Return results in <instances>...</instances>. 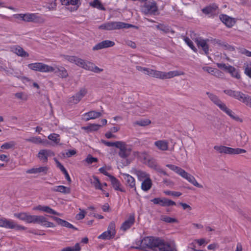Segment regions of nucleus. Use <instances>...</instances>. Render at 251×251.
Listing matches in <instances>:
<instances>
[{"instance_id":"obj_14","label":"nucleus","mask_w":251,"mask_h":251,"mask_svg":"<svg viewBox=\"0 0 251 251\" xmlns=\"http://www.w3.org/2000/svg\"><path fill=\"white\" fill-rule=\"evenodd\" d=\"M54 156V153L50 150H41L38 154V158L44 163L48 162V157Z\"/></svg>"},{"instance_id":"obj_21","label":"nucleus","mask_w":251,"mask_h":251,"mask_svg":"<svg viewBox=\"0 0 251 251\" xmlns=\"http://www.w3.org/2000/svg\"><path fill=\"white\" fill-rule=\"evenodd\" d=\"M110 179L111 182V184L115 190L120 191L122 192H125L126 190L125 189L121 187V184L120 181L117 179L115 176H110Z\"/></svg>"},{"instance_id":"obj_51","label":"nucleus","mask_w":251,"mask_h":251,"mask_svg":"<svg viewBox=\"0 0 251 251\" xmlns=\"http://www.w3.org/2000/svg\"><path fill=\"white\" fill-rule=\"evenodd\" d=\"M161 220L164 222H165L168 223H176L177 222V220L175 218H173L168 216H162L161 218Z\"/></svg>"},{"instance_id":"obj_42","label":"nucleus","mask_w":251,"mask_h":251,"mask_svg":"<svg viewBox=\"0 0 251 251\" xmlns=\"http://www.w3.org/2000/svg\"><path fill=\"white\" fill-rule=\"evenodd\" d=\"M184 41L186 44L195 52L198 51L197 49L193 45V42L187 37L184 39Z\"/></svg>"},{"instance_id":"obj_41","label":"nucleus","mask_w":251,"mask_h":251,"mask_svg":"<svg viewBox=\"0 0 251 251\" xmlns=\"http://www.w3.org/2000/svg\"><path fill=\"white\" fill-rule=\"evenodd\" d=\"M93 179L94 181H91V183L93 184L95 187L97 189H100L101 190H102L101 186L102 185L101 184L100 180L99 179L98 177L96 176H93Z\"/></svg>"},{"instance_id":"obj_2","label":"nucleus","mask_w":251,"mask_h":251,"mask_svg":"<svg viewBox=\"0 0 251 251\" xmlns=\"http://www.w3.org/2000/svg\"><path fill=\"white\" fill-rule=\"evenodd\" d=\"M206 95L208 96L209 99L216 105L222 111L225 112L232 119L242 123L243 120L238 116L235 115L234 112L230 109H229L226 105L225 103L223 102L221 100L215 95L210 92H206Z\"/></svg>"},{"instance_id":"obj_9","label":"nucleus","mask_w":251,"mask_h":251,"mask_svg":"<svg viewBox=\"0 0 251 251\" xmlns=\"http://www.w3.org/2000/svg\"><path fill=\"white\" fill-rule=\"evenodd\" d=\"M183 75H184L183 72H179L177 71H170L166 73L153 70L151 76L161 79H165L171 78L174 76Z\"/></svg>"},{"instance_id":"obj_12","label":"nucleus","mask_w":251,"mask_h":251,"mask_svg":"<svg viewBox=\"0 0 251 251\" xmlns=\"http://www.w3.org/2000/svg\"><path fill=\"white\" fill-rule=\"evenodd\" d=\"M195 42L196 43L198 47L200 49L201 48L204 53L207 55L209 54V46L207 44V42L209 41L208 39H203L201 37H198L193 39Z\"/></svg>"},{"instance_id":"obj_49","label":"nucleus","mask_w":251,"mask_h":251,"mask_svg":"<svg viewBox=\"0 0 251 251\" xmlns=\"http://www.w3.org/2000/svg\"><path fill=\"white\" fill-rule=\"evenodd\" d=\"M62 56L63 58L67 60V61H69L71 63H75V64L76 60L77 59V56H70V55H63Z\"/></svg>"},{"instance_id":"obj_60","label":"nucleus","mask_w":251,"mask_h":251,"mask_svg":"<svg viewBox=\"0 0 251 251\" xmlns=\"http://www.w3.org/2000/svg\"><path fill=\"white\" fill-rule=\"evenodd\" d=\"M215 69L213 68L210 67H203L202 70L205 72H207V73L211 74V75H213V72L214 71Z\"/></svg>"},{"instance_id":"obj_55","label":"nucleus","mask_w":251,"mask_h":251,"mask_svg":"<svg viewBox=\"0 0 251 251\" xmlns=\"http://www.w3.org/2000/svg\"><path fill=\"white\" fill-rule=\"evenodd\" d=\"M164 194L168 196H172L174 197H178L182 195V193L179 192L165 191L164 192Z\"/></svg>"},{"instance_id":"obj_40","label":"nucleus","mask_w":251,"mask_h":251,"mask_svg":"<svg viewBox=\"0 0 251 251\" xmlns=\"http://www.w3.org/2000/svg\"><path fill=\"white\" fill-rule=\"evenodd\" d=\"M15 97L23 101H26L28 99V96L24 92H18L14 94Z\"/></svg>"},{"instance_id":"obj_53","label":"nucleus","mask_w":251,"mask_h":251,"mask_svg":"<svg viewBox=\"0 0 251 251\" xmlns=\"http://www.w3.org/2000/svg\"><path fill=\"white\" fill-rule=\"evenodd\" d=\"M101 142L107 147H115L117 148L120 141H116L114 142L106 141L105 140H101Z\"/></svg>"},{"instance_id":"obj_46","label":"nucleus","mask_w":251,"mask_h":251,"mask_svg":"<svg viewBox=\"0 0 251 251\" xmlns=\"http://www.w3.org/2000/svg\"><path fill=\"white\" fill-rule=\"evenodd\" d=\"M246 152V151L244 149L236 148L233 149L230 148V154H238L241 153H244Z\"/></svg>"},{"instance_id":"obj_26","label":"nucleus","mask_w":251,"mask_h":251,"mask_svg":"<svg viewBox=\"0 0 251 251\" xmlns=\"http://www.w3.org/2000/svg\"><path fill=\"white\" fill-rule=\"evenodd\" d=\"M51 191L53 192H58L61 193L67 194L71 193V189L63 185L57 186L51 188Z\"/></svg>"},{"instance_id":"obj_37","label":"nucleus","mask_w":251,"mask_h":251,"mask_svg":"<svg viewBox=\"0 0 251 251\" xmlns=\"http://www.w3.org/2000/svg\"><path fill=\"white\" fill-rule=\"evenodd\" d=\"M16 143L14 141H11L8 142L4 143L1 146V149L8 150L11 149H14L15 148Z\"/></svg>"},{"instance_id":"obj_32","label":"nucleus","mask_w":251,"mask_h":251,"mask_svg":"<svg viewBox=\"0 0 251 251\" xmlns=\"http://www.w3.org/2000/svg\"><path fill=\"white\" fill-rule=\"evenodd\" d=\"M151 121L148 119H141L133 123V125L140 126H146L151 124Z\"/></svg>"},{"instance_id":"obj_36","label":"nucleus","mask_w":251,"mask_h":251,"mask_svg":"<svg viewBox=\"0 0 251 251\" xmlns=\"http://www.w3.org/2000/svg\"><path fill=\"white\" fill-rule=\"evenodd\" d=\"M232 76L236 78L237 79H239L240 78V75L239 74L238 72L236 71V69L230 65H229L228 70L227 71Z\"/></svg>"},{"instance_id":"obj_64","label":"nucleus","mask_w":251,"mask_h":251,"mask_svg":"<svg viewBox=\"0 0 251 251\" xmlns=\"http://www.w3.org/2000/svg\"><path fill=\"white\" fill-rule=\"evenodd\" d=\"M217 66L220 69H222L226 71H227L229 65L227 66L224 63H218Z\"/></svg>"},{"instance_id":"obj_4","label":"nucleus","mask_w":251,"mask_h":251,"mask_svg":"<svg viewBox=\"0 0 251 251\" xmlns=\"http://www.w3.org/2000/svg\"><path fill=\"white\" fill-rule=\"evenodd\" d=\"M138 28V27L134 25L125 23L122 22H109L104 23L99 26V28L100 29L111 30L115 29H120L122 28Z\"/></svg>"},{"instance_id":"obj_24","label":"nucleus","mask_w":251,"mask_h":251,"mask_svg":"<svg viewBox=\"0 0 251 251\" xmlns=\"http://www.w3.org/2000/svg\"><path fill=\"white\" fill-rule=\"evenodd\" d=\"M154 144L160 151H166L168 150L169 143L166 140H158Z\"/></svg>"},{"instance_id":"obj_31","label":"nucleus","mask_w":251,"mask_h":251,"mask_svg":"<svg viewBox=\"0 0 251 251\" xmlns=\"http://www.w3.org/2000/svg\"><path fill=\"white\" fill-rule=\"evenodd\" d=\"M59 77L65 78L68 76V73L67 70L63 67L58 68L56 70L54 69L53 71Z\"/></svg>"},{"instance_id":"obj_34","label":"nucleus","mask_w":251,"mask_h":251,"mask_svg":"<svg viewBox=\"0 0 251 251\" xmlns=\"http://www.w3.org/2000/svg\"><path fill=\"white\" fill-rule=\"evenodd\" d=\"M33 14H20L18 15V18L26 22H32Z\"/></svg>"},{"instance_id":"obj_16","label":"nucleus","mask_w":251,"mask_h":251,"mask_svg":"<svg viewBox=\"0 0 251 251\" xmlns=\"http://www.w3.org/2000/svg\"><path fill=\"white\" fill-rule=\"evenodd\" d=\"M4 227L9 229H15L17 230H25L26 228L22 226L19 225L12 220L6 219Z\"/></svg>"},{"instance_id":"obj_52","label":"nucleus","mask_w":251,"mask_h":251,"mask_svg":"<svg viewBox=\"0 0 251 251\" xmlns=\"http://www.w3.org/2000/svg\"><path fill=\"white\" fill-rule=\"evenodd\" d=\"M156 28L163 31L165 33H168L170 31V28L163 24H159L156 26Z\"/></svg>"},{"instance_id":"obj_11","label":"nucleus","mask_w":251,"mask_h":251,"mask_svg":"<svg viewBox=\"0 0 251 251\" xmlns=\"http://www.w3.org/2000/svg\"><path fill=\"white\" fill-rule=\"evenodd\" d=\"M155 204L159 205L161 206L166 207L172 205H176L175 201L169 200L166 198H155L151 200Z\"/></svg>"},{"instance_id":"obj_59","label":"nucleus","mask_w":251,"mask_h":251,"mask_svg":"<svg viewBox=\"0 0 251 251\" xmlns=\"http://www.w3.org/2000/svg\"><path fill=\"white\" fill-rule=\"evenodd\" d=\"M126 44L129 47H130L132 49H135L136 48V45L135 42L130 40H126L125 41Z\"/></svg>"},{"instance_id":"obj_62","label":"nucleus","mask_w":251,"mask_h":251,"mask_svg":"<svg viewBox=\"0 0 251 251\" xmlns=\"http://www.w3.org/2000/svg\"><path fill=\"white\" fill-rule=\"evenodd\" d=\"M245 73L248 76L251 78V65L250 66L248 65L245 69Z\"/></svg>"},{"instance_id":"obj_35","label":"nucleus","mask_w":251,"mask_h":251,"mask_svg":"<svg viewBox=\"0 0 251 251\" xmlns=\"http://www.w3.org/2000/svg\"><path fill=\"white\" fill-rule=\"evenodd\" d=\"M26 141L31 142L35 144H44L45 141L41 139L40 137H32L25 139Z\"/></svg>"},{"instance_id":"obj_10","label":"nucleus","mask_w":251,"mask_h":251,"mask_svg":"<svg viewBox=\"0 0 251 251\" xmlns=\"http://www.w3.org/2000/svg\"><path fill=\"white\" fill-rule=\"evenodd\" d=\"M28 67L31 70L43 73L53 72L54 71L53 67L41 62L29 64Z\"/></svg>"},{"instance_id":"obj_18","label":"nucleus","mask_w":251,"mask_h":251,"mask_svg":"<svg viewBox=\"0 0 251 251\" xmlns=\"http://www.w3.org/2000/svg\"><path fill=\"white\" fill-rule=\"evenodd\" d=\"M122 175L124 176L126 185L131 188H134V190L136 191L135 180L134 178L127 174H123Z\"/></svg>"},{"instance_id":"obj_48","label":"nucleus","mask_w":251,"mask_h":251,"mask_svg":"<svg viewBox=\"0 0 251 251\" xmlns=\"http://www.w3.org/2000/svg\"><path fill=\"white\" fill-rule=\"evenodd\" d=\"M59 137V135L55 133L50 134L48 136L49 139L52 141L56 144L58 143L60 141V139Z\"/></svg>"},{"instance_id":"obj_44","label":"nucleus","mask_w":251,"mask_h":251,"mask_svg":"<svg viewBox=\"0 0 251 251\" xmlns=\"http://www.w3.org/2000/svg\"><path fill=\"white\" fill-rule=\"evenodd\" d=\"M33 21L32 22L37 23H43L45 22L44 18L41 16H39L37 14H33Z\"/></svg>"},{"instance_id":"obj_29","label":"nucleus","mask_w":251,"mask_h":251,"mask_svg":"<svg viewBox=\"0 0 251 251\" xmlns=\"http://www.w3.org/2000/svg\"><path fill=\"white\" fill-rule=\"evenodd\" d=\"M133 172L135 174L139 180H142L143 179L149 178V175L145 172L140 170L134 169Z\"/></svg>"},{"instance_id":"obj_8","label":"nucleus","mask_w":251,"mask_h":251,"mask_svg":"<svg viewBox=\"0 0 251 251\" xmlns=\"http://www.w3.org/2000/svg\"><path fill=\"white\" fill-rule=\"evenodd\" d=\"M158 10V6L154 1H148L141 6V11L145 15H156Z\"/></svg>"},{"instance_id":"obj_3","label":"nucleus","mask_w":251,"mask_h":251,"mask_svg":"<svg viewBox=\"0 0 251 251\" xmlns=\"http://www.w3.org/2000/svg\"><path fill=\"white\" fill-rule=\"evenodd\" d=\"M166 166L171 170L174 171L181 176L187 180L189 182H190L195 186L201 188L203 187L197 181L195 178L193 176L188 174L181 168L172 164H167Z\"/></svg>"},{"instance_id":"obj_57","label":"nucleus","mask_w":251,"mask_h":251,"mask_svg":"<svg viewBox=\"0 0 251 251\" xmlns=\"http://www.w3.org/2000/svg\"><path fill=\"white\" fill-rule=\"evenodd\" d=\"M86 61V60H84L81 58L77 57V59L76 60V63L75 64H76L77 66L83 68V67L84 66Z\"/></svg>"},{"instance_id":"obj_19","label":"nucleus","mask_w":251,"mask_h":251,"mask_svg":"<svg viewBox=\"0 0 251 251\" xmlns=\"http://www.w3.org/2000/svg\"><path fill=\"white\" fill-rule=\"evenodd\" d=\"M135 222V217L134 215H130L128 218L123 223L121 226V229L125 231L133 225Z\"/></svg>"},{"instance_id":"obj_20","label":"nucleus","mask_w":251,"mask_h":251,"mask_svg":"<svg viewBox=\"0 0 251 251\" xmlns=\"http://www.w3.org/2000/svg\"><path fill=\"white\" fill-rule=\"evenodd\" d=\"M218 8V6L216 4L213 3L203 8L201 11L205 15H210L211 16L216 13Z\"/></svg>"},{"instance_id":"obj_54","label":"nucleus","mask_w":251,"mask_h":251,"mask_svg":"<svg viewBox=\"0 0 251 251\" xmlns=\"http://www.w3.org/2000/svg\"><path fill=\"white\" fill-rule=\"evenodd\" d=\"M101 125L98 124H92L86 127L85 129H88L90 131H96L98 130L100 127Z\"/></svg>"},{"instance_id":"obj_45","label":"nucleus","mask_w":251,"mask_h":251,"mask_svg":"<svg viewBox=\"0 0 251 251\" xmlns=\"http://www.w3.org/2000/svg\"><path fill=\"white\" fill-rule=\"evenodd\" d=\"M28 213L23 212L20 213H15L14 216L21 220L26 222Z\"/></svg>"},{"instance_id":"obj_33","label":"nucleus","mask_w":251,"mask_h":251,"mask_svg":"<svg viewBox=\"0 0 251 251\" xmlns=\"http://www.w3.org/2000/svg\"><path fill=\"white\" fill-rule=\"evenodd\" d=\"M214 149L219 153L230 154V148L223 146H215Z\"/></svg>"},{"instance_id":"obj_56","label":"nucleus","mask_w":251,"mask_h":251,"mask_svg":"<svg viewBox=\"0 0 251 251\" xmlns=\"http://www.w3.org/2000/svg\"><path fill=\"white\" fill-rule=\"evenodd\" d=\"M98 158L93 157L91 154H89L85 159V161L89 164H91L94 162H98Z\"/></svg>"},{"instance_id":"obj_28","label":"nucleus","mask_w":251,"mask_h":251,"mask_svg":"<svg viewBox=\"0 0 251 251\" xmlns=\"http://www.w3.org/2000/svg\"><path fill=\"white\" fill-rule=\"evenodd\" d=\"M102 114L100 112H97L96 111H91L85 113L84 116L87 117L86 121L90 119H94L101 116Z\"/></svg>"},{"instance_id":"obj_39","label":"nucleus","mask_w":251,"mask_h":251,"mask_svg":"<svg viewBox=\"0 0 251 251\" xmlns=\"http://www.w3.org/2000/svg\"><path fill=\"white\" fill-rule=\"evenodd\" d=\"M115 227L116 226L115 223L113 222H111L110 223L107 228V230L106 231L109 232V233H110V234H111L112 236L114 237L116 234Z\"/></svg>"},{"instance_id":"obj_1","label":"nucleus","mask_w":251,"mask_h":251,"mask_svg":"<svg viewBox=\"0 0 251 251\" xmlns=\"http://www.w3.org/2000/svg\"><path fill=\"white\" fill-rule=\"evenodd\" d=\"M136 249L147 251L152 250L154 251H174L175 246L174 244L164 242L159 238L145 237L142 240L136 242Z\"/></svg>"},{"instance_id":"obj_15","label":"nucleus","mask_w":251,"mask_h":251,"mask_svg":"<svg viewBox=\"0 0 251 251\" xmlns=\"http://www.w3.org/2000/svg\"><path fill=\"white\" fill-rule=\"evenodd\" d=\"M115 45V43L113 41L110 40H104L97 44L93 47V50H101L105 48L113 47Z\"/></svg>"},{"instance_id":"obj_63","label":"nucleus","mask_w":251,"mask_h":251,"mask_svg":"<svg viewBox=\"0 0 251 251\" xmlns=\"http://www.w3.org/2000/svg\"><path fill=\"white\" fill-rule=\"evenodd\" d=\"M54 161L56 162V164L57 165V167L60 169V170L62 172H64L66 170V169L64 168V167L58 161L57 159L56 158H54Z\"/></svg>"},{"instance_id":"obj_58","label":"nucleus","mask_w":251,"mask_h":251,"mask_svg":"<svg viewBox=\"0 0 251 251\" xmlns=\"http://www.w3.org/2000/svg\"><path fill=\"white\" fill-rule=\"evenodd\" d=\"M79 210H80V212L78 214H76V218L77 220H82L85 217L86 212L83 210H81L80 209Z\"/></svg>"},{"instance_id":"obj_43","label":"nucleus","mask_w":251,"mask_h":251,"mask_svg":"<svg viewBox=\"0 0 251 251\" xmlns=\"http://www.w3.org/2000/svg\"><path fill=\"white\" fill-rule=\"evenodd\" d=\"M79 1V0H61L62 4L64 5H76Z\"/></svg>"},{"instance_id":"obj_22","label":"nucleus","mask_w":251,"mask_h":251,"mask_svg":"<svg viewBox=\"0 0 251 251\" xmlns=\"http://www.w3.org/2000/svg\"><path fill=\"white\" fill-rule=\"evenodd\" d=\"M49 168L47 166L40 167L39 168H33L30 169H28L26 171L27 174H40L43 173L44 174H47Z\"/></svg>"},{"instance_id":"obj_25","label":"nucleus","mask_w":251,"mask_h":251,"mask_svg":"<svg viewBox=\"0 0 251 251\" xmlns=\"http://www.w3.org/2000/svg\"><path fill=\"white\" fill-rule=\"evenodd\" d=\"M220 19L224 24L229 27H232L235 23L233 19L226 15H220Z\"/></svg>"},{"instance_id":"obj_38","label":"nucleus","mask_w":251,"mask_h":251,"mask_svg":"<svg viewBox=\"0 0 251 251\" xmlns=\"http://www.w3.org/2000/svg\"><path fill=\"white\" fill-rule=\"evenodd\" d=\"M90 5L101 10H105V7L103 6L101 2L99 0H94L90 3Z\"/></svg>"},{"instance_id":"obj_23","label":"nucleus","mask_w":251,"mask_h":251,"mask_svg":"<svg viewBox=\"0 0 251 251\" xmlns=\"http://www.w3.org/2000/svg\"><path fill=\"white\" fill-rule=\"evenodd\" d=\"M51 218L54 220L58 225H61V226H65L68 227L69 228H72L75 230H76L77 228L75 227L73 225L69 223L66 221L63 220L59 218L51 216Z\"/></svg>"},{"instance_id":"obj_7","label":"nucleus","mask_w":251,"mask_h":251,"mask_svg":"<svg viewBox=\"0 0 251 251\" xmlns=\"http://www.w3.org/2000/svg\"><path fill=\"white\" fill-rule=\"evenodd\" d=\"M224 92L227 95L237 99L251 106V97L247 96L240 91H233L231 89L225 90Z\"/></svg>"},{"instance_id":"obj_61","label":"nucleus","mask_w":251,"mask_h":251,"mask_svg":"<svg viewBox=\"0 0 251 251\" xmlns=\"http://www.w3.org/2000/svg\"><path fill=\"white\" fill-rule=\"evenodd\" d=\"M240 137L241 138V139H243V143L244 144H246L247 143V142H248V137H247V135L246 134V133H245L244 132H242L240 133Z\"/></svg>"},{"instance_id":"obj_27","label":"nucleus","mask_w":251,"mask_h":251,"mask_svg":"<svg viewBox=\"0 0 251 251\" xmlns=\"http://www.w3.org/2000/svg\"><path fill=\"white\" fill-rule=\"evenodd\" d=\"M12 51L18 56L21 57H28L29 54L20 46H15L12 48Z\"/></svg>"},{"instance_id":"obj_6","label":"nucleus","mask_w":251,"mask_h":251,"mask_svg":"<svg viewBox=\"0 0 251 251\" xmlns=\"http://www.w3.org/2000/svg\"><path fill=\"white\" fill-rule=\"evenodd\" d=\"M26 222L27 223L38 224L48 227L55 226L53 223L48 221L47 218L43 216L31 215L28 214Z\"/></svg>"},{"instance_id":"obj_30","label":"nucleus","mask_w":251,"mask_h":251,"mask_svg":"<svg viewBox=\"0 0 251 251\" xmlns=\"http://www.w3.org/2000/svg\"><path fill=\"white\" fill-rule=\"evenodd\" d=\"M152 186L151 180L150 178H147L142 183L141 188L145 191H147L151 189Z\"/></svg>"},{"instance_id":"obj_47","label":"nucleus","mask_w":251,"mask_h":251,"mask_svg":"<svg viewBox=\"0 0 251 251\" xmlns=\"http://www.w3.org/2000/svg\"><path fill=\"white\" fill-rule=\"evenodd\" d=\"M44 212H47L48 213L52 214L53 215L60 216V214L57 212L53 209H51L50 207L48 206H44L43 211Z\"/></svg>"},{"instance_id":"obj_17","label":"nucleus","mask_w":251,"mask_h":251,"mask_svg":"<svg viewBox=\"0 0 251 251\" xmlns=\"http://www.w3.org/2000/svg\"><path fill=\"white\" fill-rule=\"evenodd\" d=\"M83 69L96 73H99L103 71L102 69L99 68L98 67L95 66L93 63L88 61L85 62Z\"/></svg>"},{"instance_id":"obj_5","label":"nucleus","mask_w":251,"mask_h":251,"mask_svg":"<svg viewBox=\"0 0 251 251\" xmlns=\"http://www.w3.org/2000/svg\"><path fill=\"white\" fill-rule=\"evenodd\" d=\"M117 148L119 149V156L121 158L126 159V165H129L131 161L128 159V157L132 151L131 146L124 142L120 141Z\"/></svg>"},{"instance_id":"obj_50","label":"nucleus","mask_w":251,"mask_h":251,"mask_svg":"<svg viewBox=\"0 0 251 251\" xmlns=\"http://www.w3.org/2000/svg\"><path fill=\"white\" fill-rule=\"evenodd\" d=\"M114 236H112L110 233H109V232H107L106 231L103 232L101 234H100L99 237V239H110L111 238H113Z\"/></svg>"},{"instance_id":"obj_13","label":"nucleus","mask_w":251,"mask_h":251,"mask_svg":"<svg viewBox=\"0 0 251 251\" xmlns=\"http://www.w3.org/2000/svg\"><path fill=\"white\" fill-rule=\"evenodd\" d=\"M87 91L85 88H82L75 95L70 97L69 102L76 104L86 95Z\"/></svg>"}]
</instances>
